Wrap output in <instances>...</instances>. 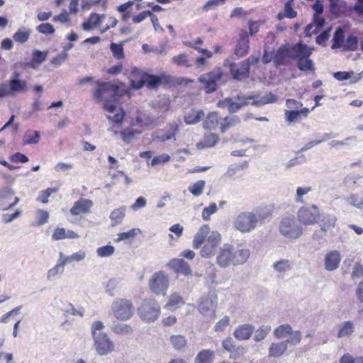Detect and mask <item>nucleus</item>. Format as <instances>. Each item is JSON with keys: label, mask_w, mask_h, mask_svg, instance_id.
<instances>
[{"label": "nucleus", "mask_w": 363, "mask_h": 363, "mask_svg": "<svg viewBox=\"0 0 363 363\" xmlns=\"http://www.w3.org/2000/svg\"><path fill=\"white\" fill-rule=\"evenodd\" d=\"M250 255L248 249H237L230 244H224L217 253L216 264L221 268L242 265L247 261Z\"/></svg>", "instance_id": "1"}, {"label": "nucleus", "mask_w": 363, "mask_h": 363, "mask_svg": "<svg viewBox=\"0 0 363 363\" xmlns=\"http://www.w3.org/2000/svg\"><path fill=\"white\" fill-rule=\"evenodd\" d=\"M98 87L93 94L94 99L97 101L115 102L122 95L119 93L118 86L111 82H96Z\"/></svg>", "instance_id": "2"}, {"label": "nucleus", "mask_w": 363, "mask_h": 363, "mask_svg": "<svg viewBox=\"0 0 363 363\" xmlns=\"http://www.w3.org/2000/svg\"><path fill=\"white\" fill-rule=\"evenodd\" d=\"M29 90L28 82L21 79H10L0 84V99L15 97L17 94Z\"/></svg>", "instance_id": "3"}, {"label": "nucleus", "mask_w": 363, "mask_h": 363, "mask_svg": "<svg viewBox=\"0 0 363 363\" xmlns=\"http://www.w3.org/2000/svg\"><path fill=\"white\" fill-rule=\"evenodd\" d=\"M111 311L117 320L126 321L133 316L135 307L129 299L116 298L111 304Z\"/></svg>", "instance_id": "4"}, {"label": "nucleus", "mask_w": 363, "mask_h": 363, "mask_svg": "<svg viewBox=\"0 0 363 363\" xmlns=\"http://www.w3.org/2000/svg\"><path fill=\"white\" fill-rule=\"evenodd\" d=\"M160 314V306L154 299H145L138 308V315L146 323L155 322Z\"/></svg>", "instance_id": "5"}, {"label": "nucleus", "mask_w": 363, "mask_h": 363, "mask_svg": "<svg viewBox=\"0 0 363 363\" xmlns=\"http://www.w3.org/2000/svg\"><path fill=\"white\" fill-rule=\"evenodd\" d=\"M217 306V294L214 291H210L201 298L198 310L203 316L213 319L216 317Z\"/></svg>", "instance_id": "6"}, {"label": "nucleus", "mask_w": 363, "mask_h": 363, "mask_svg": "<svg viewBox=\"0 0 363 363\" xmlns=\"http://www.w3.org/2000/svg\"><path fill=\"white\" fill-rule=\"evenodd\" d=\"M279 230L281 235L289 239H297L303 233L302 228L293 216L282 218L279 223Z\"/></svg>", "instance_id": "7"}, {"label": "nucleus", "mask_w": 363, "mask_h": 363, "mask_svg": "<svg viewBox=\"0 0 363 363\" xmlns=\"http://www.w3.org/2000/svg\"><path fill=\"white\" fill-rule=\"evenodd\" d=\"M223 77V71L220 68H215L211 72L200 75L198 81L203 85L205 92L211 94L218 89V84Z\"/></svg>", "instance_id": "8"}, {"label": "nucleus", "mask_w": 363, "mask_h": 363, "mask_svg": "<svg viewBox=\"0 0 363 363\" xmlns=\"http://www.w3.org/2000/svg\"><path fill=\"white\" fill-rule=\"evenodd\" d=\"M257 220L253 212L242 211L240 213L234 220V228L242 233H250L257 227Z\"/></svg>", "instance_id": "9"}, {"label": "nucleus", "mask_w": 363, "mask_h": 363, "mask_svg": "<svg viewBox=\"0 0 363 363\" xmlns=\"http://www.w3.org/2000/svg\"><path fill=\"white\" fill-rule=\"evenodd\" d=\"M320 211L316 205H304L297 211V218L299 223L305 225L316 223L320 218Z\"/></svg>", "instance_id": "10"}, {"label": "nucleus", "mask_w": 363, "mask_h": 363, "mask_svg": "<svg viewBox=\"0 0 363 363\" xmlns=\"http://www.w3.org/2000/svg\"><path fill=\"white\" fill-rule=\"evenodd\" d=\"M94 347L100 356L107 355L115 350V344L106 333L99 332L96 337H93Z\"/></svg>", "instance_id": "11"}, {"label": "nucleus", "mask_w": 363, "mask_h": 363, "mask_svg": "<svg viewBox=\"0 0 363 363\" xmlns=\"http://www.w3.org/2000/svg\"><path fill=\"white\" fill-rule=\"evenodd\" d=\"M151 291L157 295H165L169 286V279L164 272H155L149 281Z\"/></svg>", "instance_id": "12"}, {"label": "nucleus", "mask_w": 363, "mask_h": 363, "mask_svg": "<svg viewBox=\"0 0 363 363\" xmlns=\"http://www.w3.org/2000/svg\"><path fill=\"white\" fill-rule=\"evenodd\" d=\"M249 48V38L247 32L245 30H241L235 46V55L238 57H242L248 53Z\"/></svg>", "instance_id": "13"}, {"label": "nucleus", "mask_w": 363, "mask_h": 363, "mask_svg": "<svg viewBox=\"0 0 363 363\" xmlns=\"http://www.w3.org/2000/svg\"><path fill=\"white\" fill-rule=\"evenodd\" d=\"M341 261L340 253L337 250H331L325 255L324 267L327 271H335L339 267Z\"/></svg>", "instance_id": "14"}, {"label": "nucleus", "mask_w": 363, "mask_h": 363, "mask_svg": "<svg viewBox=\"0 0 363 363\" xmlns=\"http://www.w3.org/2000/svg\"><path fill=\"white\" fill-rule=\"evenodd\" d=\"M168 267L172 269L176 273H180L185 276H191L192 270L190 265L182 258L172 259L168 263Z\"/></svg>", "instance_id": "15"}, {"label": "nucleus", "mask_w": 363, "mask_h": 363, "mask_svg": "<svg viewBox=\"0 0 363 363\" xmlns=\"http://www.w3.org/2000/svg\"><path fill=\"white\" fill-rule=\"evenodd\" d=\"M92 206V201L86 199H80L74 203L73 206L70 209V213L74 216L86 214L90 212Z\"/></svg>", "instance_id": "16"}, {"label": "nucleus", "mask_w": 363, "mask_h": 363, "mask_svg": "<svg viewBox=\"0 0 363 363\" xmlns=\"http://www.w3.org/2000/svg\"><path fill=\"white\" fill-rule=\"evenodd\" d=\"M238 102L233 101L230 98V103L229 104L228 111L230 113H236L239 110H240L243 106H247L249 104V100L255 99V96H245V95H238L235 98Z\"/></svg>", "instance_id": "17"}, {"label": "nucleus", "mask_w": 363, "mask_h": 363, "mask_svg": "<svg viewBox=\"0 0 363 363\" xmlns=\"http://www.w3.org/2000/svg\"><path fill=\"white\" fill-rule=\"evenodd\" d=\"M255 328L250 324H243L237 327L233 333L234 337L240 340H248L252 335Z\"/></svg>", "instance_id": "18"}, {"label": "nucleus", "mask_w": 363, "mask_h": 363, "mask_svg": "<svg viewBox=\"0 0 363 363\" xmlns=\"http://www.w3.org/2000/svg\"><path fill=\"white\" fill-rule=\"evenodd\" d=\"M230 66V72L234 79L242 80L249 76L250 68L247 62H242L238 67L234 64Z\"/></svg>", "instance_id": "19"}, {"label": "nucleus", "mask_w": 363, "mask_h": 363, "mask_svg": "<svg viewBox=\"0 0 363 363\" xmlns=\"http://www.w3.org/2000/svg\"><path fill=\"white\" fill-rule=\"evenodd\" d=\"M355 331V324L351 320L343 321L338 325L337 338L350 337Z\"/></svg>", "instance_id": "20"}, {"label": "nucleus", "mask_w": 363, "mask_h": 363, "mask_svg": "<svg viewBox=\"0 0 363 363\" xmlns=\"http://www.w3.org/2000/svg\"><path fill=\"white\" fill-rule=\"evenodd\" d=\"M205 113L202 110L190 109L184 112V122L188 125H193L200 122L204 117Z\"/></svg>", "instance_id": "21"}, {"label": "nucleus", "mask_w": 363, "mask_h": 363, "mask_svg": "<svg viewBox=\"0 0 363 363\" xmlns=\"http://www.w3.org/2000/svg\"><path fill=\"white\" fill-rule=\"evenodd\" d=\"M289 57V48L286 45H282L274 54V62L277 66H281L284 65Z\"/></svg>", "instance_id": "22"}, {"label": "nucleus", "mask_w": 363, "mask_h": 363, "mask_svg": "<svg viewBox=\"0 0 363 363\" xmlns=\"http://www.w3.org/2000/svg\"><path fill=\"white\" fill-rule=\"evenodd\" d=\"M210 232V228L208 225H202L199 231L196 233L193 240V247L195 249L199 248L203 243L205 238Z\"/></svg>", "instance_id": "23"}, {"label": "nucleus", "mask_w": 363, "mask_h": 363, "mask_svg": "<svg viewBox=\"0 0 363 363\" xmlns=\"http://www.w3.org/2000/svg\"><path fill=\"white\" fill-rule=\"evenodd\" d=\"M65 262L59 255V259L57 264L51 269H50L47 274V279L48 281H53L56 277L64 272V267L65 266Z\"/></svg>", "instance_id": "24"}, {"label": "nucleus", "mask_w": 363, "mask_h": 363, "mask_svg": "<svg viewBox=\"0 0 363 363\" xmlns=\"http://www.w3.org/2000/svg\"><path fill=\"white\" fill-rule=\"evenodd\" d=\"M215 352L211 350H202L196 356L194 363H213Z\"/></svg>", "instance_id": "25"}, {"label": "nucleus", "mask_w": 363, "mask_h": 363, "mask_svg": "<svg viewBox=\"0 0 363 363\" xmlns=\"http://www.w3.org/2000/svg\"><path fill=\"white\" fill-rule=\"evenodd\" d=\"M287 347L288 345L284 340L279 342H273L269 347V355L270 357L281 356L287 350Z\"/></svg>", "instance_id": "26"}, {"label": "nucleus", "mask_w": 363, "mask_h": 363, "mask_svg": "<svg viewBox=\"0 0 363 363\" xmlns=\"http://www.w3.org/2000/svg\"><path fill=\"white\" fill-rule=\"evenodd\" d=\"M126 207L121 206L118 208L114 209L110 214V219L111 220V225L115 226L121 223L123 218L125 216Z\"/></svg>", "instance_id": "27"}, {"label": "nucleus", "mask_w": 363, "mask_h": 363, "mask_svg": "<svg viewBox=\"0 0 363 363\" xmlns=\"http://www.w3.org/2000/svg\"><path fill=\"white\" fill-rule=\"evenodd\" d=\"M59 255L61 257L62 260L65 262V264L72 263V262H80L85 259L86 257V252L84 250H79L71 255L70 256H66L60 252Z\"/></svg>", "instance_id": "28"}, {"label": "nucleus", "mask_w": 363, "mask_h": 363, "mask_svg": "<svg viewBox=\"0 0 363 363\" xmlns=\"http://www.w3.org/2000/svg\"><path fill=\"white\" fill-rule=\"evenodd\" d=\"M337 220L335 215L326 214L324 215L321 219L320 229L323 232H327L332 230L335 225Z\"/></svg>", "instance_id": "29"}, {"label": "nucleus", "mask_w": 363, "mask_h": 363, "mask_svg": "<svg viewBox=\"0 0 363 363\" xmlns=\"http://www.w3.org/2000/svg\"><path fill=\"white\" fill-rule=\"evenodd\" d=\"M111 328L117 335H129L133 333V329L130 325L123 323H114Z\"/></svg>", "instance_id": "30"}, {"label": "nucleus", "mask_w": 363, "mask_h": 363, "mask_svg": "<svg viewBox=\"0 0 363 363\" xmlns=\"http://www.w3.org/2000/svg\"><path fill=\"white\" fill-rule=\"evenodd\" d=\"M272 267L276 272L279 274H284L291 270V262L289 259H281L280 260L275 262Z\"/></svg>", "instance_id": "31"}, {"label": "nucleus", "mask_w": 363, "mask_h": 363, "mask_svg": "<svg viewBox=\"0 0 363 363\" xmlns=\"http://www.w3.org/2000/svg\"><path fill=\"white\" fill-rule=\"evenodd\" d=\"M278 101V97L272 92L268 93L265 96L260 97L259 99L254 100L252 105L255 106H262L268 104H274Z\"/></svg>", "instance_id": "32"}, {"label": "nucleus", "mask_w": 363, "mask_h": 363, "mask_svg": "<svg viewBox=\"0 0 363 363\" xmlns=\"http://www.w3.org/2000/svg\"><path fill=\"white\" fill-rule=\"evenodd\" d=\"M218 125V116L216 112L210 113L203 123V127L206 130H214Z\"/></svg>", "instance_id": "33"}, {"label": "nucleus", "mask_w": 363, "mask_h": 363, "mask_svg": "<svg viewBox=\"0 0 363 363\" xmlns=\"http://www.w3.org/2000/svg\"><path fill=\"white\" fill-rule=\"evenodd\" d=\"M333 43L331 46L332 49L341 48L345 43L344 30L342 28L338 27L334 33L333 38Z\"/></svg>", "instance_id": "34"}, {"label": "nucleus", "mask_w": 363, "mask_h": 363, "mask_svg": "<svg viewBox=\"0 0 363 363\" xmlns=\"http://www.w3.org/2000/svg\"><path fill=\"white\" fill-rule=\"evenodd\" d=\"M362 177L358 174H350L347 175L344 180L345 184L354 189L355 187L361 186V179Z\"/></svg>", "instance_id": "35"}, {"label": "nucleus", "mask_w": 363, "mask_h": 363, "mask_svg": "<svg viewBox=\"0 0 363 363\" xmlns=\"http://www.w3.org/2000/svg\"><path fill=\"white\" fill-rule=\"evenodd\" d=\"M240 119L236 116H226L223 122L220 125L221 132L223 133L231 127L235 126L239 124Z\"/></svg>", "instance_id": "36"}, {"label": "nucleus", "mask_w": 363, "mask_h": 363, "mask_svg": "<svg viewBox=\"0 0 363 363\" xmlns=\"http://www.w3.org/2000/svg\"><path fill=\"white\" fill-rule=\"evenodd\" d=\"M252 212L254 213V216L257 220V225L259 223L263 222L272 215L271 210L267 207L259 208Z\"/></svg>", "instance_id": "37"}, {"label": "nucleus", "mask_w": 363, "mask_h": 363, "mask_svg": "<svg viewBox=\"0 0 363 363\" xmlns=\"http://www.w3.org/2000/svg\"><path fill=\"white\" fill-rule=\"evenodd\" d=\"M293 50L296 53V57H309L312 53V50L306 45L297 43L293 47Z\"/></svg>", "instance_id": "38"}, {"label": "nucleus", "mask_w": 363, "mask_h": 363, "mask_svg": "<svg viewBox=\"0 0 363 363\" xmlns=\"http://www.w3.org/2000/svg\"><path fill=\"white\" fill-rule=\"evenodd\" d=\"M31 31L29 29H27L26 28H22L18 29L13 35V40L20 43H23L26 42L30 35Z\"/></svg>", "instance_id": "39"}, {"label": "nucleus", "mask_w": 363, "mask_h": 363, "mask_svg": "<svg viewBox=\"0 0 363 363\" xmlns=\"http://www.w3.org/2000/svg\"><path fill=\"white\" fill-rule=\"evenodd\" d=\"M48 52H43L39 50L35 49L32 52L33 60L30 66L35 68L36 65H40L46 60Z\"/></svg>", "instance_id": "40"}, {"label": "nucleus", "mask_w": 363, "mask_h": 363, "mask_svg": "<svg viewBox=\"0 0 363 363\" xmlns=\"http://www.w3.org/2000/svg\"><path fill=\"white\" fill-rule=\"evenodd\" d=\"M292 328L289 324H283L274 330V335L277 338L282 339L287 337L291 333Z\"/></svg>", "instance_id": "41"}, {"label": "nucleus", "mask_w": 363, "mask_h": 363, "mask_svg": "<svg viewBox=\"0 0 363 363\" xmlns=\"http://www.w3.org/2000/svg\"><path fill=\"white\" fill-rule=\"evenodd\" d=\"M297 66L301 71H312L314 69V65L308 57L297 58Z\"/></svg>", "instance_id": "42"}, {"label": "nucleus", "mask_w": 363, "mask_h": 363, "mask_svg": "<svg viewBox=\"0 0 363 363\" xmlns=\"http://www.w3.org/2000/svg\"><path fill=\"white\" fill-rule=\"evenodd\" d=\"M40 133L38 130H28L23 137L25 145L37 144L40 140Z\"/></svg>", "instance_id": "43"}, {"label": "nucleus", "mask_w": 363, "mask_h": 363, "mask_svg": "<svg viewBox=\"0 0 363 363\" xmlns=\"http://www.w3.org/2000/svg\"><path fill=\"white\" fill-rule=\"evenodd\" d=\"M170 341L174 348L180 350L186 345V340L185 337L181 335H174L170 337Z\"/></svg>", "instance_id": "44"}, {"label": "nucleus", "mask_w": 363, "mask_h": 363, "mask_svg": "<svg viewBox=\"0 0 363 363\" xmlns=\"http://www.w3.org/2000/svg\"><path fill=\"white\" fill-rule=\"evenodd\" d=\"M358 45V40L357 37L354 35H350L347 37L346 40H345V43L341 48L343 51H354Z\"/></svg>", "instance_id": "45"}, {"label": "nucleus", "mask_w": 363, "mask_h": 363, "mask_svg": "<svg viewBox=\"0 0 363 363\" xmlns=\"http://www.w3.org/2000/svg\"><path fill=\"white\" fill-rule=\"evenodd\" d=\"M140 233H141V230L139 228H133L127 232L118 234V238L116 241L121 242L125 240L133 239Z\"/></svg>", "instance_id": "46"}, {"label": "nucleus", "mask_w": 363, "mask_h": 363, "mask_svg": "<svg viewBox=\"0 0 363 363\" xmlns=\"http://www.w3.org/2000/svg\"><path fill=\"white\" fill-rule=\"evenodd\" d=\"M270 325H262L255 333L254 340L260 342L263 340L268 333L271 331Z\"/></svg>", "instance_id": "47"}, {"label": "nucleus", "mask_w": 363, "mask_h": 363, "mask_svg": "<svg viewBox=\"0 0 363 363\" xmlns=\"http://www.w3.org/2000/svg\"><path fill=\"white\" fill-rule=\"evenodd\" d=\"M183 299L181 296L177 294H173L170 296V298L166 305L169 310H174L183 304Z\"/></svg>", "instance_id": "48"}, {"label": "nucleus", "mask_w": 363, "mask_h": 363, "mask_svg": "<svg viewBox=\"0 0 363 363\" xmlns=\"http://www.w3.org/2000/svg\"><path fill=\"white\" fill-rule=\"evenodd\" d=\"M177 131H178V126L172 125L170 126L169 130L167 133L157 135L156 137V139L160 141H162V142H164V141L170 140L172 138L175 140V135Z\"/></svg>", "instance_id": "49"}, {"label": "nucleus", "mask_w": 363, "mask_h": 363, "mask_svg": "<svg viewBox=\"0 0 363 363\" xmlns=\"http://www.w3.org/2000/svg\"><path fill=\"white\" fill-rule=\"evenodd\" d=\"M205 184V181L199 180L193 185L189 186L188 189L194 196H199L202 194Z\"/></svg>", "instance_id": "50"}, {"label": "nucleus", "mask_w": 363, "mask_h": 363, "mask_svg": "<svg viewBox=\"0 0 363 363\" xmlns=\"http://www.w3.org/2000/svg\"><path fill=\"white\" fill-rule=\"evenodd\" d=\"M312 191V188L311 186H299L296 189L295 201L297 203H303V196L311 192Z\"/></svg>", "instance_id": "51"}, {"label": "nucleus", "mask_w": 363, "mask_h": 363, "mask_svg": "<svg viewBox=\"0 0 363 363\" xmlns=\"http://www.w3.org/2000/svg\"><path fill=\"white\" fill-rule=\"evenodd\" d=\"M140 134V131H138L133 129H125L121 132H120V135L123 139V140L129 143L131 140H133L135 135Z\"/></svg>", "instance_id": "52"}, {"label": "nucleus", "mask_w": 363, "mask_h": 363, "mask_svg": "<svg viewBox=\"0 0 363 363\" xmlns=\"http://www.w3.org/2000/svg\"><path fill=\"white\" fill-rule=\"evenodd\" d=\"M289 338L284 340V342L291 345H296L300 343L301 340V333L299 330H291V333L288 335Z\"/></svg>", "instance_id": "53"}, {"label": "nucleus", "mask_w": 363, "mask_h": 363, "mask_svg": "<svg viewBox=\"0 0 363 363\" xmlns=\"http://www.w3.org/2000/svg\"><path fill=\"white\" fill-rule=\"evenodd\" d=\"M218 136L215 133H210L205 135L203 141L200 143L203 147H213L218 140Z\"/></svg>", "instance_id": "54"}, {"label": "nucleus", "mask_w": 363, "mask_h": 363, "mask_svg": "<svg viewBox=\"0 0 363 363\" xmlns=\"http://www.w3.org/2000/svg\"><path fill=\"white\" fill-rule=\"evenodd\" d=\"M115 251L113 246L107 245L106 246L100 247L96 250V254L100 257H106L111 256Z\"/></svg>", "instance_id": "55"}, {"label": "nucleus", "mask_w": 363, "mask_h": 363, "mask_svg": "<svg viewBox=\"0 0 363 363\" xmlns=\"http://www.w3.org/2000/svg\"><path fill=\"white\" fill-rule=\"evenodd\" d=\"M218 211L217 205L215 203H211L208 207H205L202 211V218L204 220H208L211 216Z\"/></svg>", "instance_id": "56"}, {"label": "nucleus", "mask_w": 363, "mask_h": 363, "mask_svg": "<svg viewBox=\"0 0 363 363\" xmlns=\"http://www.w3.org/2000/svg\"><path fill=\"white\" fill-rule=\"evenodd\" d=\"M110 49L114 57L117 59H122L124 57L123 48L121 44L112 43L110 45Z\"/></svg>", "instance_id": "57"}, {"label": "nucleus", "mask_w": 363, "mask_h": 363, "mask_svg": "<svg viewBox=\"0 0 363 363\" xmlns=\"http://www.w3.org/2000/svg\"><path fill=\"white\" fill-rule=\"evenodd\" d=\"M216 248V247L206 242L201 250L200 255L202 257H210L214 255Z\"/></svg>", "instance_id": "58"}, {"label": "nucleus", "mask_w": 363, "mask_h": 363, "mask_svg": "<svg viewBox=\"0 0 363 363\" xmlns=\"http://www.w3.org/2000/svg\"><path fill=\"white\" fill-rule=\"evenodd\" d=\"M347 201L350 205L352 206L358 208V209H362L363 208V199L359 197L358 195L352 194H351L348 199Z\"/></svg>", "instance_id": "59"}, {"label": "nucleus", "mask_w": 363, "mask_h": 363, "mask_svg": "<svg viewBox=\"0 0 363 363\" xmlns=\"http://www.w3.org/2000/svg\"><path fill=\"white\" fill-rule=\"evenodd\" d=\"M145 84L147 87L153 89L161 83V79L155 75H147L145 77Z\"/></svg>", "instance_id": "60"}, {"label": "nucleus", "mask_w": 363, "mask_h": 363, "mask_svg": "<svg viewBox=\"0 0 363 363\" xmlns=\"http://www.w3.org/2000/svg\"><path fill=\"white\" fill-rule=\"evenodd\" d=\"M36 30L40 33L50 35L55 33V28L53 26L49 23H41L37 26Z\"/></svg>", "instance_id": "61"}, {"label": "nucleus", "mask_w": 363, "mask_h": 363, "mask_svg": "<svg viewBox=\"0 0 363 363\" xmlns=\"http://www.w3.org/2000/svg\"><path fill=\"white\" fill-rule=\"evenodd\" d=\"M172 62L177 65L184 66L186 67H190L191 65L189 62L187 55L184 54H179L172 57Z\"/></svg>", "instance_id": "62"}, {"label": "nucleus", "mask_w": 363, "mask_h": 363, "mask_svg": "<svg viewBox=\"0 0 363 363\" xmlns=\"http://www.w3.org/2000/svg\"><path fill=\"white\" fill-rule=\"evenodd\" d=\"M64 311L73 315L83 317L85 310L83 307L81 306L78 307L77 308H74L72 304L69 303L67 308L64 309Z\"/></svg>", "instance_id": "63"}, {"label": "nucleus", "mask_w": 363, "mask_h": 363, "mask_svg": "<svg viewBox=\"0 0 363 363\" xmlns=\"http://www.w3.org/2000/svg\"><path fill=\"white\" fill-rule=\"evenodd\" d=\"M340 363H363V357H354L350 354H345L340 358Z\"/></svg>", "instance_id": "64"}]
</instances>
